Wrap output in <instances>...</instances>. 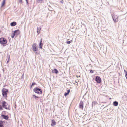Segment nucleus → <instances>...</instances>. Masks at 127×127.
I'll use <instances>...</instances> for the list:
<instances>
[{
	"instance_id": "12",
	"label": "nucleus",
	"mask_w": 127,
	"mask_h": 127,
	"mask_svg": "<svg viewBox=\"0 0 127 127\" xmlns=\"http://www.w3.org/2000/svg\"><path fill=\"white\" fill-rule=\"evenodd\" d=\"M52 123L51 124V125L52 126H53L56 125V123L55 122V121L54 120H52Z\"/></svg>"
},
{
	"instance_id": "10",
	"label": "nucleus",
	"mask_w": 127,
	"mask_h": 127,
	"mask_svg": "<svg viewBox=\"0 0 127 127\" xmlns=\"http://www.w3.org/2000/svg\"><path fill=\"white\" fill-rule=\"evenodd\" d=\"M15 35H18L20 33V31L19 30H17L16 31H15L14 32Z\"/></svg>"
},
{
	"instance_id": "25",
	"label": "nucleus",
	"mask_w": 127,
	"mask_h": 127,
	"mask_svg": "<svg viewBox=\"0 0 127 127\" xmlns=\"http://www.w3.org/2000/svg\"><path fill=\"white\" fill-rule=\"evenodd\" d=\"M90 71L91 73H93L94 72V71L92 70H90Z\"/></svg>"
},
{
	"instance_id": "18",
	"label": "nucleus",
	"mask_w": 127,
	"mask_h": 127,
	"mask_svg": "<svg viewBox=\"0 0 127 127\" xmlns=\"http://www.w3.org/2000/svg\"><path fill=\"white\" fill-rule=\"evenodd\" d=\"M37 2L39 3H42L44 0H37Z\"/></svg>"
},
{
	"instance_id": "9",
	"label": "nucleus",
	"mask_w": 127,
	"mask_h": 127,
	"mask_svg": "<svg viewBox=\"0 0 127 127\" xmlns=\"http://www.w3.org/2000/svg\"><path fill=\"white\" fill-rule=\"evenodd\" d=\"M1 116L2 117L3 119L6 120H8L9 118V117L8 115L5 116L4 115H2Z\"/></svg>"
},
{
	"instance_id": "3",
	"label": "nucleus",
	"mask_w": 127,
	"mask_h": 127,
	"mask_svg": "<svg viewBox=\"0 0 127 127\" xmlns=\"http://www.w3.org/2000/svg\"><path fill=\"white\" fill-rule=\"evenodd\" d=\"M32 47L33 51L35 52V54H39V52H37L38 51V49L36 43H33L32 46Z\"/></svg>"
},
{
	"instance_id": "30",
	"label": "nucleus",
	"mask_w": 127,
	"mask_h": 127,
	"mask_svg": "<svg viewBox=\"0 0 127 127\" xmlns=\"http://www.w3.org/2000/svg\"><path fill=\"white\" fill-rule=\"evenodd\" d=\"M78 77H80V75H79L78 76H77V75H76V77L77 78H78Z\"/></svg>"
},
{
	"instance_id": "6",
	"label": "nucleus",
	"mask_w": 127,
	"mask_h": 127,
	"mask_svg": "<svg viewBox=\"0 0 127 127\" xmlns=\"http://www.w3.org/2000/svg\"><path fill=\"white\" fill-rule=\"evenodd\" d=\"M118 17L115 14L113 16V19L115 22H117L118 21Z\"/></svg>"
},
{
	"instance_id": "7",
	"label": "nucleus",
	"mask_w": 127,
	"mask_h": 127,
	"mask_svg": "<svg viewBox=\"0 0 127 127\" xmlns=\"http://www.w3.org/2000/svg\"><path fill=\"white\" fill-rule=\"evenodd\" d=\"M95 80L97 83H100L101 81L100 78L99 76H96L95 78Z\"/></svg>"
},
{
	"instance_id": "17",
	"label": "nucleus",
	"mask_w": 127,
	"mask_h": 127,
	"mask_svg": "<svg viewBox=\"0 0 127 127\" xmlns=\"http://www.w3.org/2000/svg\"><path fill=\"white\" fill-rule=\"evenodd\" d=\"M70 92V91L69 90H68L67 91V93H65L64 94V95L66 96L67 95H68L69 94Z\"/></svg>"
},
{
	"instance_id": "13",
	"label": "nucleus",
	"mask_w": 127,
	"mask_h": 127,
	"mask_svg": "<svg viewBox=\"0 0 127 127\" xmlns=\"http://www.w3.org/2000/svg\"><path fill=\"white\" fill-rule=\"evenodd\" d=\"M42 39H41L40 43L39 44V48L41 49L42 48Z\"/></svg>"
},
{
	"instance_id": "2",
	"label": "nucleus",
	"mask_w": 127,
	"mask_h": 127,
	"mask_svg": "<svg viewBox=\"0 0 127 127\" xmlns=\"http://www.w3.org/2000/svg\"><path fill=\"white\" fill-rule=\"evenodd\" d=\"M2 95L6 99H7V94L8 92V89L3 88L2 89Z\"/></svg>"
},
{
	"instance_id": "4",
	"label": "nucleus",
	"mask_w": 127,
	"mask_h": 127,
	"mask_svg": "<svg viewBox=\"0 0 127 127\" xmlns=\"http://www.w3.org/2000/svg\"><path fill=\"white\" fill-rule=\"evenodd\" d=\"M7 41L6 39L3 37H1L0 38V43L3 45H5L6 44Z\"/></svg>"
},
{
	"instance_id": "16",
	"label": "nucleus",
	"mask_w": 127,
	"mask_h": 127,
	"mask_svg": "<svg viewBox=\"0 0 127 127\" xmlns=\"http://www.w3.org/2000/svg\"><path fill=\"white\" fill-rule=\"evenodd\" d=\"M5 0H3V1L2 2V4H1L2 6H3L5 5Z\"/></svg>"
},
{
	"instance_id": "15",
	"label": "nucleus",
	"mask_w": 127,
	"mask_h": 127,
	"mask_svg": "<svg viewBox=\"0 0 127 127\" xmlns=\"http://www.w3.org/2000/svg\"><path fill=\"white\" fill-rule=\"evenodd\" d=\"M53 72L56 74H57L58 73V71L57 69H55L53 70Z\"/></svg>"
},
{
	"instance_id": "29",
	"label": "nucleus",
	"mask_w": 127,
	"mask_h": 127,
	"mask_svg": "<svg viewBox=\"0 0 127 127\" xmlns=\"http://www.w3.org/2000/svg\"><path fill=\"white\" fill-rule=\"evenodd\" d=\"M0 127H4L3 124L0 125Z\"/></svg>"
},
{
	"instance_id": "28",
	"label": "nucleus",
	"mask_w": 127,
	"mask_h": 127,
	"mask_svg": "<svg viewBox=\"0 0 127 127\" xmlns=\"http://www.w3.org/2000/svg\"><path fill=\"white\" fill-rule=\"evenodd\" d=\"M14 107L15 108V109H16V103H15V106H14Z\"/></svg>"
},
{
	"instance_id": "8",
	"label": "nucleus",
	"mask_w": 127,
	"mask_h": 127,
	"mask_svg": "<svg viewBox=\"0 0 127 127\" xmlns=\"http://www.w3.org/2000/svg\"><path fill=\"white\" fill-rule=\"evenodd\" d=\"M83 102L82 101H81L79 103V108L82 109H83Z\"/></svg>"
},
{
	"instance_id": "14",
	"label": "nucleus",
	"mask_w": 127,
	"mask_h": 127,
	"mask_svg": "<svg viewBox=\"0 0 127 127\" xmlns=\"http://www.w3.org/2000/svg\"><path fill=\"white\" fill-rule=\"evenodd\" d=\"M118 105V102L116 101L113 102V105L115 106H117Z\"/></svg>"
},
{
	"instance_id": "33",
	"label": "nucleus",
	"mask_w": 127,
	"mask_h": 127,
	"mask_svg": "<svg viewBox=\"0 0 127 127\" xmlns=\"http://www.w3.org/2000/svg\"><path fill=\"white\" fill-rule=\"evenodd\" d=\"M8 61H7V63H8Z\"/></svg>"
},
{
	"instance_id": "27",
	"label": "nucleus",
	"mask_w": 127,
	"mask_h": 127,
	"mask_svg": "<svg viewBox=\"0 0 127 127\" xmlns=\"http://www.w3.org/2000/svg\"><path fill=\"white\" fill-rule=\"evenodd\" d=\"M35 83H33L32 84V85H31V86H33L34 85H35Z\"/></svg>"
},
{
	"instance_id": "19",
	"label": "nucleus",
	"mask_w": 127,
	"mask_h": 127,
	"mask_svg": "<svg viewBox=\"0 0 127 127\" xmlns=\"http://www.w3.org/2000/svg\"><path fill=\"white\" fill-rule=\"evenodd\" d=\"M33 96L36 99H37V98H39V97L36 96L34 95H33Z\"/></svg>"
},
{
	"instance_id": "26",
	"label": "nucleus",
	"mask_w": 127,
	"mask_h": 127,
	"mask_svg": "<svg viewBox=\"0 0 127 127\" xmlns=\"http://www.w3.org/2000/svg\"><path fill=\"white\" fill-rule=\"evenodd\" d=\"M19 1L20 3H22V0H19Z\"/></svg>"
},
{
	"instance_id": "24",
	"label": "nucleus",
	"mask_w": 127,
	"mask_h": 127,
	"mask_svg": "<svg viewBox=\"0 0 127 127\" xmlns=\"http://www.w3.org/2000/svg\"><path fill=\"white\" fill-rule=\"evenodd\" d=\"M40 29H37V32L38 33V34H39L40 32Z\"/></svg>"
},
{
	"instance_id": "1",
	"label": "nucleus",
	"mask_w": 127,
	"mask_h": 127,
	"mask_svg": "<svg viewBox=\"0 0 127 127\" xmlns=\"http://www.w3.org/2000/svg\"><path fill=\"white\" fill-rule=\"evenodd\" d=\"M2 107L8 110L10 109V106L8 105V104L5 101H3L1 102Z\"/></svg>"
},
{
	"instance_id": "23",
	"label": "nucleus",
	"mask_w": 127,
	"mask_h": 127,
	"mask_svg": "<svg viewBox=\"0 0 127 127\" xmlns=\"http://www.w3.org/2000/svg\"><path fill=\"white\" fill-rule=\"evenodd\" d=\"M3 121L0 120V125L3 124Z\"/></svg>"
},
{
	"instance_id": "20",
	"label": "nucleus",
	"mask_w": 127,
	"mask_h": 127,
	"mask_svg": "<svg viewBox=\"0 0 127 127\" xmlns=\"http://www.w3.org/2000/svg\"><path fill=\"white\" fill-rule=\"evenodd\" d=\"M15 35V33H14V32L12 34V35H11V37H12V38H13L14 37Z\"/></svg>"
},
{
	"instance_id": "22",
	"label": "nucleus",
	"mask_w": 127,
	"mask_h": 127,
	"mask_svg": "<svg viewBox=\"0 0 127 127\" xmlns=\"http://www.w3.org/2000/svg\"><path fill=\"white\" fill-rule=\"evenodd\" d=\"M125 73H126V78L127 79V72L125 70H124Z\"/></svg>"
},
{
	"instance_id": "5",
	"label": "nucleus",
	"mask_w": 127,
	"mask_h": 127,
	"mask_svg": "<svg viewBox=\"0 0 127 127\" xmlns=\"http://www.w3.org/2000/svg\"><path fill=\"white\" fill-rule=\"evenodd\" d=\"M34 91L36 93L39 94H41L42 93L41 90L38 88H35L33 89Z\"/></svg>"
},
{
	"instance_id": "21",
	"label": "nucleus",
	"mask_w": 127,
	"mask_h": 127,
	"mask_svg": "<svg viewBox=\"0 0 127 127\" xmlns=\"http://www.w3.org/2000/svg\"><path fill=\"white\" fill-rule=\"evenodd\" d=\"M71 42H72V40H71V41H66V43L67 44H70V43Z\"/></svg>"
},
{
	"instance_id": "32",
	"label": "nucleus",
	"mask_w": 127,
	"mask_h": 127,
	"mask_svg": "<svg viewBox=\"0 0 127 127\" xmlns=\"http://www.w3.org/2000/svg\"><path fill=\"white\" fill-rule=\"evenodd\" d=\"M61 2L62 3H63V0H62V1Z\"/></svg>"
},
{
	"instance_id": "11",
	"label": "nucleus",
	"mask_w": 127,
	"mask_h": 127,
	"mask_svg": "<svg viewBox=\"0 0 127 127\" xmlns=\"http://www.w3.org/2000/svg\"><path fill=\"white\" fill-rule=\"evenodd\" d=\"M16 25V23L15 22H13L10 23L11 26H14Z\"/></svg>"
},
{
	"instance_id": "34",
	"label": "nucleus",
	"mask_w": 127,
	"mask_h": 127,
	"mask_svg": "<svg viewBox=\"0 0 127 127\" xmlns=\"http://www.w3.org/2000/svg\"><path fill=\"white\" fill-rule=\"evenodd\" d=\"M1 0H0V1Z\"/></svg>"
},
{
	"instance_id": "31",
	"label": "nucleus",
	"mask_w": 127,
	"mask_h": 127,
	"mask_svg": "<svg viewBox=\"0 0 127 127\" xmlns=\"http://www.w3.org/2000/svg\"><path fill=\"white\" fill-rule=\"evenodd\" d=\"M26 1V3L27 4L28 3V0H25Z\"/></svg>"
}]
</instances>
